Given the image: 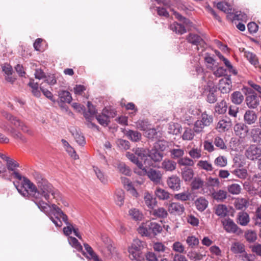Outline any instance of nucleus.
I'll list each match as a JSON object with an SVG mask.
<instances>
[{"label":"nucleus","mask_w":261,"mask_h":261,"mask_svg":"<svg viewBox=\"0 0 261 261\" xmlns=\"http://www.w3.org/2000/svg\"><path fill=\"white\" fill-rule=\"evenodd\" d=\"M34 177L36 186L27 178H23V181L13 182L18 192L24 197L31 198L32 200L41 195L48 202H50V196L58 201L62 200L61 195L59 191L55 189L48 181L38 172L34 174Z\"/></svg>","instance_id":"nucleus-1"},{"label":"nucleus","mask_w":261,"mask_h":261,"mask_svg":"<svg viewBox=\"0 0 261 261\" xmlns=\"http://www.w3.org/2000/svg\"><path fill=\"white\" fill-rule=\"evenodd\" d=\"M138 232L142 236H155L162 231V226L155 222L147 221L142 223L138 228Z\"/></svg>","instance_id":"nucleus-2"},{"label":"nucleus","mask_w":261,"mask_h":261,"mask_svg":"<svg viewBox=\"0 0 261 261\" xmlns=\"http://www.w3.org/2000/svg\"><path fill=\"white\" fill-rule=\"evenodd\" d=\"M145 243L139 239L134 240L131 246L128 247L129 257L132 260L141 261L144 259V255L142 250L144 248Z\"/></svg>","instance_id":"nucleus-3"},{"label":"nucleus","mask_w":261,"mask_h":261,"mask_svg":"<svg viewBox=\"0 0 261 261\" xmlns=\"http://www.w3.org/2000/svg\"><path fill=\"white\" fill-rule=\"evenodd\" d=\"M33 201L40 211L47 216L49 215V211L53 212L55 216H59L60 215L63 213L61 209L55 204H52L50 205L47 202L42 200H40L36 197L35 199H33Z\"/></svg>","instance_id":"nucleus-4"},{"label":"nucleus","mask_w":261,"mask_h":261,"mask_svg":"<svg viewBox=\"0 0 261 261\" xmlns=\"http://www.w3.org/2000/svg\"><path fill=\"white\" fill-rule=\"evenodd\" d=\"M6 161L7 162V168L10 172L9 177H11V179L12 176H13L14 178L19 180L18 182L19 183L23 181V178L26 177L22 176L18 171L16 170V168L19 166V164L16 161L10 159L9 157H8V160H6Z\"/></svg>","instance_id":"nucleus-5"},{"label":"nucleus","mask_w":261,"mask_h":261,"mask_svg":"<svg viewBox=\"0 0 261 261\" xmlns=\"http://www.w3.org/2000/svg\"><path fill=\"white\" fill-rule=\"evenodd\" d=\"M135 172L139 175H146L150 180L155 184L160 183L162 179V175L161 172L152 168L147 170L143 167L140 171H136Z\"/></svg>","instance_id":"nucleus-6"},{"label":"nucleus","mask_w":261,"mask_h":261,"mask_svg":"<svg viewBox=\"0 0 261 261\" xmlns=\"http://www.w3.org/2000/svg\"><path fill=\"white\" fill-rule=\"evenodd\" d=\"M2 114L3 116L7 119L16 128L23 130L27 128V126L23 122H21L16 117L5 111H3Z\"/></svg>","instance_id":"nucleus-7"},{"label":"nucleus","mask_w":261,"mask_h":261,"mask_svg":"<svg viewBox=\"0 0 261 261\" xmlns=\"http://www.w3.org/2000/svg\"><path fill=\"white\" fill-rule=\"evenodd\" d=\"M222 224L225 230L228 233H242L241 229L230 218L225 219L222 221Z\"/></svg>","instance_id":"nucleus-8"},{"label":"nucleus","mask_w":261,"mask_h":261,"mask_svg":"<svg viewBox=\"0 0 261 261\" xmlns=\"http://www.w3.org/2000/svg\"><path fill=\"white\" fill-rule=\"evenodd\" d=\"M245 154L248 159L256 160L261 156V148L255 145H251L246 149Z\"/></svg>","instance_id":"nucleus-9"},{"label":"nucleus","mask_w":261,"mask_h":261,"mask_svg":"<svg viewBox=\"0 0 261 261\" xmlns=\"http://www.w3.org/2000/svg\"><path fill=\"white\" fill-rule=\"evenodd\" d=\"M213 121V118L211 116H208L206 113H202L201 115V119L197 120L194 124V130H199V129H203L205 126H207Z\"/></svg>","instance_id":"nucleus-10"},{"label":"nucleus","mask_w":261,"mask_h":261,"mask_svg":"<svg viewBox=\"0 0 261 261\" xmlns=\"http://www.w3.org/2000/svg\"><path fill=\"white\" fill-rule=\"evenodd\" d=\"M248 95L246 97V102L248 108L254 109L256 108L259 103V99L254 92L251 89L248 90Z\"/></svg>","instance_id":"nucleus-11"},{"label":"nucleus","mask_w":261,"mask_h":261,"mask_svg":"<svg viewBox=\"0 0 261 261\" xmlns=\"http://www.w3.org/2000/svg\"><path fill=\"white\" fill-rule=\"evenodd\" d=\"M231 84L230 75H228L226 77L222 78L219 81V90L222 93H228L231 89Z\"/></svg>","instance_id":"nucleus-12"},{"label":"nucleus","mask_w":261,"mask_h":261,"mask_svg":"<svg viewBox=\"0 0 261 261\" xmlns=\"http://www.w3.org/2000/svg\"><path fill=\"white\" fill-rule=\"evenodd\" d=\"M185 211V208L183 204L179 202H172L168 206L169 212L174 215L181 216Z\"/></svg>","instance_id":"nucleus-13"},{"label":"nucleus","mask_w":261,"mask_h":261,"mask_svg":"<svg viewBox=\"0 0 261 261\" xmlns=\"http://www.w3.org/2000/svg\"><path fill=\"white\" fill-rule=\"evenodd\" d=\"M191 188L193 190H197L201 189L200 193L201 194H208V190H206V185L204 181L199 177L195 178L191 182Z\"/></svg>","instance_id":"nucleus-14"},{"label":"nucleus","mask_w":261,"mask_h":261,"mask_svg":"<svg viewBox=\"0 0 261 261\" xmlns=\"http://www.w3.org/2000/svg\"><path fill=\"white\" fill-rule=\"evenodd\" d=\"M153 248L155 253L158 255L159 258H161V261H164L166 259L162 257L165 256V253H169V249L166 247L162 243L156 242L153 244Z\"/></svg>","instance_id":"nucleus-15"},{"label":"nucleus","mask_w":261,"mask_h":261,"mask_svg":"<svg viewBox=\"0 0 261 261\" xmlns=\"http://www.w3.org/2000/svg\"><path fill=\"white\" fill-rule=\"evenodd\" d=\"M167 184L172 190L178 191L180 189L181 181L177 176L172 175L167 178Z\"/></svg>","instance_id":"nucleus-16"},{"label":"nucleus","mask_w":261,"mask_h":261,"mask_svg":"<svg viewBox=\"0 0 261 261\" xmlns=\"http://www.w3.org/2000/svg\"><path fill=\"white\" fill-rule=\"evenodd\" d=\"M212 197L217 202H223L227 198V192L224 190L220 189L217 191L213 190L212 191H210Z\"/></svg>","instance_id":"nucleus-17"},{"label":"nucleus","mask_w":261,"mask_h":261,"mask_svg":"<svg viewBox=\"0 0 261 261\" xmlns=\"http://www.w3.org/2000/svg\"><path fill=\"white\" fill-rule=\"evenodd\" d=\"M207 90L208 93L206 94V101L210 103H215L217 99L216 92L217 91L216 88L214 86L208 85L207 89L205 90V92Z\"/></svg>","instance_id":"nucleus-18"},{"label":"nucleus","mask_w":261,"mask_h":261,"mask_svg":"<svg viewBox=\"0 0 261 261\" xmlns=\"http://www.w3.org/2000/svg\"><path fill=\"white\" fill-rule=\"evenodd\" d=\"M250 221L249 215L244 212H239L237 217V222L241 226H247Z\"/></svg>","instance_id":"nucleus-19"},{"label":"nucleus","mask_w":261,"mask_h":261,"mask_svg":"<svg viewBox=\"0 0 261 261\" xmlns=\"http://www.w3.org/2000/svg\"><path fill=\"white\" fill-rule=\"evenodd\" d=\"M87 107L88 110L87 112L85 111V110L84 111V116L87 121H90L95 115L96 111L94 106L90 101L87 102Z\"/></svg>","instance_id":"nucleus-20"},{"label":"nucleus","mask_w":261,"mask_h":261,"mask_svg":"<svg viewBox=\"0 0 261 261\" xmlns=\"http://www.w3.org/2000/svg\"><path fill=\"white\" fill-rule=\"evenodd\" d=\"M187 40L189 43L197 46L198 45H202L204 44L203 40L197 34L191 33L189 34L187 37Z\"/></svg>","instance_id":"nucleus-21"},{"label":"nucleus","mask_w":261,"mask_h":261,"mask_svg":"<svg viewBox=\"0 0 261 261\" xmlns=\"http://www.w3.org/2000/svg\"><path fill=\"white\" fill-rule=\"evenodd\" d=\"M176 163L172 160L165 159L162 163L161 168L166 171L172 172L176 169Z\"/></svg>","instance_id":"nucleus-22"},{"label":"nucleus","mask_w":261,"mask_h":261,"mask_svg":"<svg viewBox=\"0 0 261 261\" xmlns=\"http://www.w3.org/2000/svg\"><path fill=\"white\" fill-rule=\"evenodd\" d=\"M208 203V201L203 197H200L195 201V206L200 212L204 211L207 207Z\"/></svg>","instance_id":"nucleus-23"},{"label":"nucleus","mask_w":261,"mask_h":261,"mask_svg":"<svg viewBox=\"0 0 261 261\" xmlns=\"http://www.w3.org/2000/svg\"><path fill=\"white\" fill-rule=\"evenodd\" d=\"M194 171L192 168L185 167L181 170V177L185 181H190L193 178Z\"/></svg>","instance_id":"nucleus-24"},{"label":"nucleus","mask_w":261,"mask_h":261,"mask_svg":"<svg viewBox=\"0 0 261 261\" xmlns=\"http://www.w3.org/2000/svg\"><path fill=\"white\" fill-rule=\"evenodd\" d=\"M148 156L154 162H158L161 161L163 158V154L156 149H152L148 153Z\"/></svg>","instance_id":"nucleus-25"},{"label":"nucleus","mask_w":261,"mask_h":261,"mask_svg":"<svg viewBox=\"0 0 261 261\" xmlns=\"http://www.w3.org/2000/svg\"><path fill=\"white\" fill-rule=\"evenodd\" d=\"M126 156L133 163L135 164L138 168L140 170L143 168V165L142 161H140L136 155L130 152L126 153Z\"/></svg>","instance_id":"nucleus-26"},{"label":"nucleus","mask_w":261,"mask_h":261,"mask_svg":"<svg viewBox=\"0 0 261 261\" xmlns=\"http://www.w3.org/2000/svg\"><path fill=\"white\" fill-rule=\"evenodd\" d=\"M84 246L87 253L88 254V255L87 256L88 258L93 259L94 261H101L89 244L84 243Z\"/></svg>","instance_id":"nucleus-27"},{"label":"nucleus","mask_w":261,"mask_h":261,"mask_svg":"<svg viewBox=\"0 0 261 261\" xmlns=\"http://www.w3.org/2000/svg\"><path fill=\"white\" fill-rule=\"evenodd\" d=\"M231 126V122L229 118L222 119L218 122L217 128L222 129L224 130H228Z\"/></svg>","instance_id":"nucleus-28"},{"label":"nucleus","mask_w":261,"mask_h":261,"mask_svg":"<svg viewBox=\"0 0 261 261\" xmlns=\"http://www.w3.org/2000/svg\"><path fill=\"white\" fill-rule=\"evenodd\" d=\"M145 203L149 208H153L156 203V201L155 198H153L152 195L148 193H145L144 196Z\"/></svg>","instance_id":"nucleus-29"},{"label":"nucleus","mask_w":261,"mask_h":261,"mask_svg":"<svg viewBox=\"0 0 261 261\" xmlns=\"http://www.w3.org/2000/svg\"><path fill=\"white\" fill-rule=\"evenodd\" d=\"M256 118V115L253 111L248 110L244 115L245 121L249 124L254 123Z\"/></svg>","instance_id":"nucleus-30"},{"label":"nucleus","mask_w":261,"mask_h":261,"mask_svg":"<svg viewBox=\"0 0 261 261\" xmlns=\"http://www.w3.org/2000/svg\"><path fill=\"white\" fill-rule=\"evenodd\" d=\"M151 215L156 218H165L168 216L167 211L164 207H159L154 209L151 212Z\"/></svg>","instance_id":"nucleus-31"},{"label":"nucleus","mask_w":261,"mask_h":261,"mask_svg":"<svg viewBox=\"0 0 261 261\" xmlns=\"http://www.w3.org/2000/svg\"><path fill=\"white\" fill-rule=\"evenodd\" d=\"M230 250L234 254L243 253L245 251V246L240 242H236L232 244Z\"/></svg>","instance_id":"nucleus-32"},{"label":"nucleus","mask_w":261,"mask_h":261,"mask_svg":"<svg viewBox=\"0 0 261 261\" xmlns=\"http://www.w3.org/2000/svg\"><path fill=\"white\" fill-rule=\"evenodd\" d=\"M60 100L62 102L70 103L72 100V97L69 92L62 90L59 92Z\"/></svg>","instance_id":"nucleus-33"},{"label":"nucleus","mask_w":261,"mask_h":261,"mask_svg":"<svg viewBox=\"0 0 261 261\" xmlns=\"http://www.w3.org/2000/svg\"><path fill=\"white\" fill-rule=\"evenodd\" d=\"M170 28L173 32L178 34H183L186 32L184 25L177 22H174L170 25Z\"/></svg>","instance_id":"nucleus-34"},{"label":"nucleus","mask_w":261,"mask_h":261,"mask_svg":"<svg viewBox=\"0 0 261 261\" xmlns=\"http://www.w3.org/2000/svg\"><path fill=\"white\" fill-rule=\"evenodd\" d=\"M72 136L79 145L84 146L86 144L85 138L82 132H73Z\"/></svg>","instance_id":"nucleus-35"},{"label":"nucleus","mask_w":261,"mask_h":261,"mask_svg":"<svg viewBox=\"0 0 261 261\" xmlns=\"http://www.w3.org/2000/svg\"><path fill=\"white\" fill-rule=\"evenodd\" d=\"M124 198V192L121 189H118L116 191L115 200L117 205L121 206L123 204Z\"/></svg>","instance_id":"nucleus-36"},{"label":"nucleus","mask_w":261,"mask_h":261,"mask_svg":"<svg viewBox=\"0 0 261 261\" xmlns=\"http://www.w3.org/2000/svg\"><path fill=\"white\" fill-rule=\"evenodd\" d=\"M231 101L236 105H240L244 100V96L240 91H235L231 95Z\"/></svg>","instance_id":"nucleus-37"},{"label":"nucleus","mask_w":261,"mask_h":261,"mask_svg":"<svg viewBox=\"0 0 261 261\" xmlns=\"http://www.w3.org/2000/svg\"><path fill=\"white\" fill-rule=\"evenodd\" d=\"M227 109L226 102L222 100L220 102L217 103L215 106V112L219 114H224Z\"/></svg>","instance_id":"nucleus-38"},{"label":"nucleus","mask_w":261,"mask_h":261,"mask_svg":"<svg viewBox=\"0 0 261 261\" xmlns=\"http://www.w3.org/2000/svg\"><path fill=\"white\" fill-rule=\"evenodd\" d=\"M93 170L97 178L103 184H106L107 181V176L98 167L93 166Z\"/></svg>","instance_id":"nucleus-39"},{"label":"nucleus","mask_w":261,"mask_h":261,"mask_svg":"<svg viewBox=\"0 0 261 261\" xmlns=\"http://www.w3.org/2000/svg\"><path fill=\"white\" fill-rule=\"evenodd\" d=\"M156 196L161 200H167L170 198V194L168 192L161 188H158L155 191Z\"/></svg>","instance_id":"nucleus-40"},{"label":"nucleus","mask_w":261,"mask_h":261,"mask_svg":"<svg viewBox=\"0 0 261 261\" xmlns=\"http://www.w3.org/2000/svg\"><path fill=\"white\" fill-rule=\"evenodd\" d=\"M117 169L119 172L127 176H130L131 175V170L127 166L125 163L121 162L117 164Z\"/></svg>","instance_id":"nucleus-41"},{"label":"nucleus","mask_w":261,"mask_h":261,"mask_svg":"<svg viewBox=\"0 0 261 261\" xmlns=\"http://www.w3.org/2000/svg\"><path fill=\"white\" fill-rule=\"evenodd\" d=\"M187 256L191 260L199 261L202 259L205 255L195 251H191L188 252Z\"/></svg>","instance_id":"nucleus-42"},{"label":"nucleus","mask_w":261,"mask_h":261,"mask_svg":"<svg viewBox=\"0 0 261 261\" xmlns=\"http://www.w3.org/2000/svg\"><path fill=\"white\" fill-rule=\"evenodd\" d=\"M227 212V208L225 205L219 204L217 206L215 213L217 216L220 217H224L226 216Z\"/></svg>","instance_id":"nucleus-43"},{"label":"nucleus","mask_w":261,"mask_h":261,"mask_svg":"<svg viewBox=\"0 0 261 261\" xmlns=\"http://www.w3.org/2000/svg\"><path fill=\"white\" fill-rule=\"evenodd\" d=\"M241 187L240 185L233 184L227 187L228 191L233 195H238L241 193Z\"/></svg>","instance_id":"nucleus-44"},{"label":"nucleus","mask_w":261,"mask_h":261,"mask_svg":"<svg viewBox=\"0 0 261 261\" xmlns=\"http://www.w3.org/2000/svg\"><path fill=\"white\" fill-rule=\"evenodd\" d=\"M161 132H145L144 136L151 141H156L161 137Z\"/></svg>","instance_id":"nucleus-45"},{"label":"nucleus","mask_w":261,"mask_h":261,"mask_svg":"<svg viewBox=\"0 0 261 261\" xmlns=\"http://www.w3.org/2000/svg\"><path fill=\"white\" fill-rule=\"evenodd\" d=\"M206 185V190H208V193H210L209 187H218L220 185V181L218 178H213L210 177L207 179V182L205 184ZM210 193H208L209 194Z\"/></svg>","instance_id":"nucleus-46"},{"label":"nucleus","mask_w":261,"mask_h":261,"mask_svg":"<svg viewBox=\"0 0 261 261\" xmlns=\"http://www.w3.org/2000/svg\"><path fill=\"white\" fill-rule=\"evenodd\" d=\"M129 215L133 219L136 221H140L143 218V215L136 208H132L129 211Z\"/></svg>","instance_id":"nucleus-47"},{"label":"nucleus","mask_w":261,"mask_h":261,"mask_svg":"<svg viewBox=\"0 0 261 261\" xmlns=\"http://www.w3.org/2000/svg\"><path fill=\"white\" fill-rule=\"evenodd\" d=\"M191 194L188 191L176 194L174 195L175 199L182 201H185L189 200Z\"/></svg>","instance_id":"nucleus-48"},{"label":"nucleus","mask_w":261,"mask_h":261,"mask_svg":"<svg viewBox=\"0 0 261 261\" xmlns=\"http://www.w3.org/2000/svg\"><path fill=\"white\" fill-rule=\"evenodd\" d=\"M186 242L189 247L194 248L199 244V240L196 237L191 236L187 237Z\"/></svg>","instance_id":"nucleus-49"},{"label":"nucleus","mask_w":261,"mask_h":261,"mask_svg":"<svg viewBox=\"0 0 261 261\" xmlns=\"http://www.w3.org/2000/svg\"><path fill=\"white\" fill-rule=\"evenodd\" d=\"M69 244L76 250L80 251L82 250L83 247L78 240L74 237H70L68 239Z\"/></svg>","instance_id":"nucleus-50"},{"label":"nucleus","mask_w":261,"mask_h":261,"mask_svg":"<svg viewBox=\"0 0 261 261\" xmlns=\"http://www.w3.org/2000/svg\"><path fill=\"white\" fill-rule=\"evenodd\" d=\"M96 119L100 124L104 126H107L110 122L108 117L105 115L103 111L101 114L96 116Z\"/></svg>","instance_id":"nucleus-51"},{"label":"nucleus","mask_w":261,"mask_h":261,"mask_svg":"<svg viewBox=\"0 0 261 261\" xmlns=\"http://www.w3.org/2000/svg\"><path fill=\"white\" fill-rule=\"evenodd\" d=\"M134 151L136 156H137V158H138L139 160H141L142 161L143 160H145L147 156L146 152L143 148H137L135 149H134Z\"/></svg>","instance_id":"nucleus-52"},{"label":"nucleus","mask_w":261,"mask_h":261,"mask_svg":"<svg viewBox=\"0 0 261 261\" xmlns=\"http://www.w3.org/2000/svg\"><path fill=\"white\" fill-rule=\"evenodd\" d=\"M115 248L113 246L112 243L109 244L108 245L105 246V248L103 250H101V252L107 257H111L114 252Z\"/></svg>","instance_id":"nucleus-53"},{"label":"nucleus","mask_w":261,"mask_h":261,"mask_svg":"<svg viewBox=\"0 0 261 261\" xmlns=\"http://www.w3.org/2000/svg\"><path fill=\"white\" fill-rule=\"evenodd\" d=\"M245 56L247 60L251 64L254 66H257L258 65V61L255 55L252 53L248 52L245 53Z\"/></svg>","instance_id":"nucleus-54"},{"label":"nucleus","mask_w":261,"mask_h":261,"mask_svg":"<svg viewBox=\"0 0 261 261\" xmlns=\"http://www.w3.org/2000/svg\"><path fill=\"white\" fill-rule=\"evenodd\" d=\"M126 135L133 141L137 142L141 139V135L139 132H127Z\"/></svg>","instance_id":"nucleus-55"},{"label":"nucleus","mask_w":261,"mask_h":261,"mask_svg":"<svg viewBox=\"0 0 261 261\" xmlns=\"http://www.w3.org/2000/svg\"><path fill=\"white\" fill-rule=\"evenodd\" d=\"M245 238L249 242H253L257 239L256 233L252 230H248L245 234Z\"/></svg>","instance_id":"nucleus-56"},{"label":"nucleus","mask_w":261,"mask_h":261,"mask_svg":"<svg viewBox=\"0 0 261 261\" xmlns=\"http://www.w3.org/2000/svg\"><path fill=\"white\" fill-rule=\"evenodd\" d=\"M197 165L206 171H211L213 170L212 165L206 161H200L198 162Z\"/></svg>","instance_id":"nucleus-57"},{"label":"nucleus","mask_w":261,"mask_h":261,"mask_svg":"<svg viewBox=\"0 0 261 261\" xmlns=\"http://www.w3.org/2000/svg\"><path fill=\"white\" fill-rule=\"evenodd\" d=\"M156 141V142L154 146L155 149H156L158 150H159L161 151H164L167 146V142L164 140H160V138Z\"/></svg>","instance_id":"nucleus-58"},{"label":"nucleus","mask_w":261,"mask_h":261,"mask_svg":"<svg viewBox=\"0 0 261 261\" xmlns=\"http://www.w3.org/2000/svg\"><path fill=\"white\" fill-rule=\"evenodd\" d=\"M117 144L119 148L122 150H127L130 147L129 142L123 139H118L117 141Z\"/></svg>","instance_id":"nucleus-59"},{"label":"nucleus","mask_w":261,"mask_h":261,"mask_svg":"<svg viewBox=\"0 0 261 261\" xmlns=\"http://www.w3.org/2000/svg\"><path fill=\"white\" fill-rule=\"evenodd\" d=\"M172 249L177 252L179 253H184L185 251L184 246L178 241L174 242L172 245Z\"/></svg>","instance_id":"nucleus-60"},{"label":"nucleus","mask_w":261,"mask_h":261,"mask_svg":"<svg viewBox=\"0 0 261 261\" xmlns=\"http://www.w3.org/2000/svg\"><path fill=\"white\" fill-rule=\"evenodd\" d=\"M234 206L237 210H242L246 207V200L243 198L238 199L235 201Z\"/></svg>","instance_id":"nucleus-61"},{"label":"nucleus","mask_w":261,"mask_h":261,"mask_svg":"<svg viewBox=\"0 0 261 261\" xmlns=\"http://www.w3.org/2000/svg\"><path fill=\"white\" fill-rule=\"evenodd\" d=\"M178 164L181 166H192L194 165V161L187 157L180 159L178 162Z\"/></svg>","instance_id":"nucleus-62"},{"label":"nucleus","mask_w":261,"mask_h":261,"mask_svg":"<svg viewBox=\"0 0 261 261\" xmlns=\"http://www.w3.org/2000/svg\"><path fill=\"white\" fill-rule=\"evenodd\" d=\"M148 122L147 121H140L137 123V127L140 129V130H155L154 128H149L147 126Z\"/></svg>","instance_id":"nucleus-63"},{"label":"nucleus","mask_w":261,"mask_h":261,"mask_svg":"<svg viewBox=\"0 0 261 261\" xmlns=\"http://www.w3.org/2000/svg\"><path fill=\"white\" fill-rule=\"evenodd\" d=\"M251 251L257 255L261 256V244L255 243L250 247Z\"/></svg>","instance_id":"nucleus-64"}]
</instances>
